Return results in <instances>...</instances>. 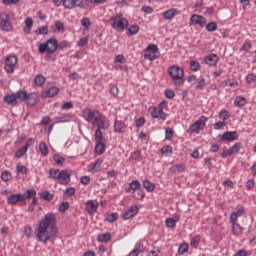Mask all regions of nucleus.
Segmentation results:
<instances>
[{
	"instance_id": "1",
	"label": "nucleus",
	"mask_w": 256,
	"mask_h": 256,
	"mask_svg": "<svg viewBox=\"0 0 256 256\" xmlns=\"http://www.w3.org/2000/svg\"><path fill=\"white\" fill-rule=\"evenodd\" d=\"M85 120L90 123L92 127H97L96 131L109 129V122L105 120V116H103L99 110H87Z\"/></svg>"
},
{
	"instance_id": "2",
	"label": "nucleus",
	"mask_w": 256,
	"mask_h": 256,
	"mask_svg": "<svg viewBox=\"0 0 256 256\" xmlns=\"http://www.w3.org/2000/svg\"><path fill=\"white\" fill-rule=\"evenodd\" d=\"M40 229H50L53 233H58L57 229V218L55 214L48 213L44 216V218L40 221L39 227Z\"/></svg>"
},
{
	"instance_id": "3",
	"label": "nucleus",
	"mask_w": 256,
	"mask_h": 256,
	"mask_svg": "<svg viewBox=\"0 0 256 256\" xmlns=\"http://www.w3.org/2000/svg\"><path fill=\"white\" fill-rule=\"evenodd\" d=\"M168 73L176 87H181L185 83V71L179 66H172L169 68Z\"/></svg>"
},
{
	"instance_id": "4",
	"label": "nucleus",
	"mask_w": 256,
	"mask_h": 256,
	"mask_svg": "<svg viewBox=\"0 0 256 256\" xmlns=\"http://www.w3.org/2000/svg\"><path fill=\"white\" fill-rule=\"evenodd\" d=\"M38 241L41 243H47V241H55V237H57V233H53V230H47L45 228H38L37 234Z\"/></svg>"
},
{
	"instance_id": "5",
	"label": "nucleus",
	"mask_w": 256,
	"mask_h": 256,
	"mask_svg": "<svg viewBox=\"0 0 256 256\" xmlns=\"http://www.w3.org/2000/svg\"><path fill=\"white\" fill-rule=\"evenodd\" d=\"M111 21H112V27L116 31H124L125 27L129 25V21H127L126 18H123V15L121 14L112 16Z\"/></svg>"
},
{
	"instance_id": "6",
	"label": "nucleus",
	"mask_w": 256,
	"mask_h": 256,
	"mask_svg": "<svg viewBox=\"0 0 256 256\" xmlns=\"http://www.w3.org/2000/svg\"><path fill=\"white\" fill-rule=\"evenodd\" d=\"M58 43L56 39L50 38L46 41V43L40 44L38 51L39 53H47L53 54L57 51Z\"/></svg>"
},
{
	"instance_id": "7",
	"label": "nucleus",
	"mask_w": 256,
	"mask_h": 256,
	"mask_svg": "<svg viewBox=\"0 0 256 256\" xmlns=\"http://www.w3.org/2000/svg\"><path fill=\"white\" fill-rule=\"evenodd\" d=\"M95 141H96V146H95V151L98 155H103L105 153V138L103 137V132L102 131H95Z\"/></svg>"
},
{
	"instance_id": "8",
	"label": "nucleus",
	"mask_w": 256,
	"mask_h": 256,
	"mask_svg": "<svg viewBox=\"0 0 256 256\" xmlns=\"http://www.w3.org/2000/svg\"><path fill=\"white\" fill-rule=\"evenodd\" d=\"M0 29L6 33L13 31V24L11 23L9 14L5 12L0 13Z\"/></svg>"
},
{
	"instance_id": "9",
	"label": "nucleus",
	"mask_w": 256,
	"mask_h": 256,
	"mask_svg": "<svg viewBox=\"0 0 256 256\" xmlns=\"http://www.w3.org/2000/svg\"><path fill=\"white\" fill-rule=\"evenodd\" d=\"M18 63H19V60L17 59V56L15 55L7 56L5 59V66H4L6 73H15V67H17Z\"/></svg>"
},
{
	"instance_id": "10",
	"label": "nucleus",
	"mask_w": 256,
	"mask_h": 256,
	"mask_svg": "<svg viewBox=\"0 0 256 256\" xmlns=\"http://www.w3.org/2000/svg\"><path fill=\"white\" fill-rule=\"evenodd\" d=\"M205 123H207V117L201 116L189 127L188 133H199V131H203L205 129Z\"/></svg>"
},
{
	"instance_id": "11",
	"label": "nucleus",
	"mask_w": 256,
	"mask_h": 256,
	"mask_svg": "<svg viewBox=\"0 0 256 256\" xmlns=\"http://www.w3.org/2000/svg\"><path fill=\"white\" fill-rule=\"evenodd\" d=\"M85 209L89 215H93L97 213V209H99V202H97V200H88Z\"/></svg>"
},
{
	"instance_id": "12",
	"label": "nucleus",
	"mask_w": 256,
	"mask_h": 256,
	"mask_svg": "<svg viewBox=\"0 0 256 256\" xmlns=\"http://www.w3.org/2000/svg\"><path fill=\"white\" fill-rule=\"evenodd\" d=\"M241 147H243L241 143L234 144L231 148H229L228 150H225L222 153V159H226V157H231V155L235 153H239V151H241Z\"/></svg>"
},
{
	"instance_id": "13",
	"label": "nucleus",
	"mask_w": 256,
	"mask_h": 256,
	"mask_svg": "<svg viewBox=\"0 0 256 256\" xmlns=\"http://www.w3.org/2000/svg\"><path fill=\"white\" fill-rule=\"evenodd\" d=\"M190 23L192 25H200V27H205V25H207V20L201 15L194 14L190 17Z\"/></svg>"
},
{
	"instance_id": "14",
	"label": "nucleus",
	"mask_w": 256,
	"mask_h": 256,
	"mask_svg": "<svg viewBox=\"0 0 256 256\" xmlns=\"http://www.w3.org/2000/svg\"><path fill=\"white\" fill-rule=\"evenodd\" d=\"M57 181H59L61 185H69L71 174H69L67 170H61Z\"/></svg>"
},
{
	"instance_id": "15",
	"label": "nucleus",
	"mask_w": 256,
	"mask_h": 256,
	"mask_svg": "<svg viewBox=\"0 0 256 256\" xmlns=\"http://www.w3.org/2000/svg\"><path fill=\"white\" fill-rule=\"evenodd\" d=\"M62 4L65 9H75L83 5V0H62Z\"/></svg>"
},
{
	"instance_id": "16",
	"label": "nucleus",
	"mask_w": 256,
	"mask_h": 256,
	"mask_svg": "<svg viewBox=\"0 0 256 256\" xmlns=\"http://www.w3.org/2000/svg\"><path fill=\"white\" fill-rule=\"evenodd\" d=\"M237 139H239V134H237L235 131L224 132L221 136V141H237Z\"/></svg>"
},
{
	"instance_id": "17",
	"label": "nucleus",
	"mask_w": 256,
	"mask_h": 256,
	"mask_svg": "<svg viewBox=\"0 0 256 256\" xmlns=\"http://www.w3.org/2000/svg\"><path fill=\"white\" fill-rule=\"evenodd\" d=\"M139 212V207L137 206H131L128 211H126L123 214V219L127 220V219H131L132 217H135V215H137V213Z\"/></svg>"
},
{
	"instance_id": "18",
	"label": "nucleus",
	"mask_w": 256,
	"mask_h": 256,
	"mask_svg": "<svg viewBox=\"0 0 256 256\" xmlns=\"http://www.w3.org/2000/svg\"><path fill=\"white\" fill-rule=\"evenodd\" d=\"M176 15H179V10L175 8L168 9L163 13L165 21H171V19H173V17H176Z\"/></svg>"
},
{
	"instance_id": "19",
	"label": "nucleus",
	"mask_w": 256,
	"mask_h": 256,
	"mask_svg": "<svg viewBox=\"0 0 256 256\" xmlns=\"http://www.w3.org/2000/svg\"><path fill=\"white\" fill-rule=\"evenodd\" d=\"M218 62H219V56H217L216 54H209L205 58L206 65H209L210 67L217 65Z\"/></svg>"
},
{
	"instance_id": "20",
	"label": "nucleus",
	"mask_w": 256,
	"mask_h": 256,
	"mask_svg": "<svg viewBox=\"0 0 256 256\" xmlns=\"http://www.w3.org/2000/svg\"><path fill=\"white\" fill-rule=\"evenodd\" d=\"M25 198L23 194H13L8 197V203H10V205H17L18 201H25Z\"/></svg>"
},
{
	"instance_id": "21",
	"label": "nucleus",
	"mask_w": 256,
	"mask_h": 256,
	"mask_svg": "<svg viewBox=\"0 0 256 256\" xmlns=\"http://www.w3.org/2000/svg\"><path fill=\"white\" fill-rule=\"evenodd\" d=\"M243 215H245V208L244 207H240L237 211L233 212L230 215V220L232 222L237 221V217H243Z\"/></svg>"
},
{
	"instance_id": "22",
	"label": "nucleus",
	"mask_w": 256,
	"mask_h": 256,
	"mask_svg": "<svg viewBox=\"0 0 256 256\" xmlns=\"http://www.w3.org/2000/svg\"><path fill=\"white\" fill-rule=\"evenodd\" d=\"M126 127L127 126L125 125V123H123L122 121L116 120L114 124V131L116 133H125Z\"/></svg>"
},
{
	"instance_id": "23",
	"label": "nucleus",
	"mask_w": 256,
	"mask_h": 256,
	"mask_svg": "<svg viewBox=\"0 0 256 256\" xmlns=\"http://www.w3.org/2000/svg\"><path fill=\"white\" fill-rule=\"evenodd\" d=\"M111 239H112V236H111V233L109 232L98 235L99 243H109Z\"/></svg>"
},
{
	"instance_id": "24",
	"label": "nucleus",
	"mask_w": 256,
	"mask_h": 256,
	"mask_svg": "<svg viewBox=\"0 0 256 256\" xmlns=\"http://www.w3.org/2000/svg\"><path fill=\"white\" fill-rule=\"evenodd\" d=\"M4 101L8 103V105H17V96L15 94H8L4 96Z\"/></svg>"
},
{
	"instance_id": "25",
	"label": "nucleus",
	"mask_w": 256,
	"mask_h": 256,
	"mask_svg": "<svg viewBox=\"0 0 256 256\" xmlns=\"http://www.w3.org/2000/svg\"><path fill=\"white\" fill-rule=\"evenodd\" d=\"M177 221H179V216L177 215H174L172 218H167L166 227L173 229V227H175V225L177 224Z\"/></svg>"
},
{
	"instance_id": "26",
	"label": "nucleus",
	"mask_w": 256,
	"mask_h": 256,
	"mask_svg": "<svg viewBox=\"0 0 256 256\" xmlns=\"http://www.w3.org/2000/svg\"><path fill=\"white\" fill-rule=\"evenodd\" d=\"M25 27H24V33H26L27 35H29V33H31V28L33 27V18L28 17L25 20Z\"/></svg>"
},
{
	"instance_id": "27",
	"label": "nucleus",
	"mask_w": 256,
	"mask_h": 256,
	"mask_svg": "<svg viewBox=\"0 0 256 256\" xmlns=\"http://www.w3.org/2000/svg\"><path fill=\"white\" fill-rule=\"evenodd\" d=\"M39 151L42 157H47V155H49V148L45 142L39 144Z\"/></svg>"
},
{
	"instance_id": "28",
	"label": "nucleus",
	"mask_w": 256,
	"mask_h": 256,
	"mask_svg": "<svg viewBox=\"0 0 256 256\" xmlns=\"http://www.w3.org/2000/svg\"><path fill=\"white\" fill-rule=\"evenodd\" d=\"M233 223V227H232V229H233V234L234 235H241L242 233H243V227H241L240 225H239V223H237V221H234V222H232Z\"/></svg>"
},
{
	"instance_id": "29",
	"label": "nucleus",
	"mask_w": 256,
	"mask_h": 256,
	"mask_svg": "<svg viewBox=\"0 0 256 256\" xmlns=\"http://www.w3.org/2000/svg\"><path fill=\"white\" fill-rule=\"evenodd\" d=\"M35 35H48L49 34V27L48 26H43L40 28H37L34 31Z\"/></svg>"
},
{
	"instance_id": "30",
	"label": "nucleus",
	"mask_w": 256,
	"mask_h": 256,
	"mask_svg": "<svg viewBox=\"0 0 256 256\" xmlns=\"http://www.w3.org/2000/svg\"><path fill=\"white\" fill-rule=\"evenodd\" d=\"M1 179L2 181H4L5 183H7L8 181H11V179H13V175L11 174V172H9L8 170H5L2 172L1 174Z\"/></svg>"
},
{
	"instance_id": "31",
	"label": "nucleus",
	"mask_w": 256,
	"mask_h": 256,
	"mask_svg": "<svg viewBox=\"0 0 256 256\" xmlns=\"http://www.w3.org/2000/svg\"><path fill=\"white\" fill-rule=\"evenodd\" d=\"M170 171H171L172 173H183V171H185V165L180 164V165L172 166V167L170 168Z\"/></svg>"
},
{
	"instance_id": "32",
	"label": "nucleus",
	"mask_w": 256,
	"mask_h": 256,
	"mask_svg": "<svg viewBox=\"0 0 256 256\" xmlns=\"http://www.w3.org/2000/svg\"><path fill=\"white\" fill-rule=\"evenodd\" d=\"M60 173H61V170L51 168L49 170L50 179H56V181H57V179L59 178Z\"/></svg>"
},
{
	"instance_id": "33",
	"label": "nucleus",
	"mask_w": 256,
	"mask_h": 256,
	"mask_svg": "<svg viewBox=\"0 0 256 256\" xmlns=\"http://www.w3.org/2000/svg\"><path fill=\"white\" fill-rule=\"evenodd\" d=\"M160 151L162 155L169 156L173 154V147L166 145V146H163Z\"/></svg>"
},
{
	"instance_id": "34",
	"label": "nucleus",
	"mask_w": 256,
	"mask_h": 256,
	"mask_svg": "<svg viewBox=\"0 0 256 256\" xmlns=\"http://www.w3.org/2000/svg\"><path fill=\"white\" fill-rule=\"evenodd\" d=\"M129 187L132 189V191H139V189H141V182L138 180H133L130 182Z\"/></svg>"
},
{
	"instance_id": "35",
	"label": "nucleus",
	"mask_w": 256,
	"mask_h": 256,
	"mask_svg": "<svg viewBox=\"0 0 256 256\" xmlns=\"http://www.w3.org/2000/svg\"><path fill=\"white\" fill-rule=\"evenodd\" d=\"M34 83H36L38 87H43V85H45V77L43 75H37L34 79Z\"/></svg>"
},
{
	"instance_id": "36",
	"label": "nucleus",
	"mask_w": 256,
	"mask_h": 256,
	"mask_svg": "<svg viewBox=\"0 0 256 256\" xmlns=\"http://www.w3.org/2000/svg\"><path fill=\"white\" fill-rule=\"evenodd\" d=\"M143 187L149 192L155 191V184L151 183L149 180L143 182Z\"/></svg>"
},
{
	"instance_id": "37",
	"label": "nucleus",
	"mask_w": 256,
	"mask_h": 256,
	"mask_svg": "<svg viewBox=\"0 0 256 256\" xmlns=\"http://www.w3.org/2000/svg\"><path fill=\"white\" fill-rule=\"evenodd\" d=\"M40 199H45V201H52L53 200V194H51L49 191H44L40 193Z\"/></svg>"
},
{
	"instance_id": "38",
	"label": "nucleus",
	"mask_w": 256,
	"mask_h": 256,
	"mask_svg": "<svg viewBox=\"0 0 256 256\" xmlns=\"http://www.w3.org/2000/svg\"><path fill=\"white\" fill-rule=\"evenodd\" d=\"M245 103H247V100L241 96H237L235 98V101H234V104L237 106V107H243V105H245Z\"/></svg>"
},
{
	"instance_id": "39",
	"label": "nucleus",
	"mask_w": 256,
	"mask_h": 256,
	"mask_svg": "<svg viewBox=\"0 0 256 256\" xmlns=\"http://www.w3.org/2000/svg\"><path fill=\"white\" fill-rule=\"evenodd\" d=\"M189 251V245L187 243H183L178 248L179 255H185Z\"/></svg>"
},
{
	"instance_id": "40",
	"label": "nucleus",
	"mask_w": 256,
	"mask_h": 256,
	"mask_svg": "<svg viewBox=\"0 0 256 256\" xmlns=\"http://www.w3.org/2000/svg\"><path fill=\"white\" fill-rule=\"evenodd\" d=\"M29 94L25 91H18L16 94V99H19L20 101H27V97Z\"/></svg>"
},
{
	"instance_id": "41",
	"label": "nucleus",
	"mask_w": 256,
	"mask_h": 256,
	"mask_svg": "<svg viewBox=\"0 0 256 256\" xmlns=\"http://www.w3.org/2000/svg\"><path fill=\"white\" fill-rule=\"evenodd\" d=\"M28 105H35L37 103V94H30L26 98Z\"/></svg>"
},
{
	"instance_id": "42",
	"label": "nucleus",
	"mask_w": 256,
	"mask_h": 256,
	"mask_svg": "<svg viewBox=\"0 0 256 256\" xmlns=\"http://www.w3.org/2000/svg\"><path fill=\"white\" fill-rule=\"evenodd\" d=\"M190 69L191 71H199L201 69V64L198 61L192 60L190 61Z\"/></svg>"
},
{
	"instance_id": "43",
	"label": "nucleus",
	"mask_w": 256,
	"mask_h": 256,
	"mask_svg": "<svg viewBox=\"0 0 256 256\" xmlns=\"http://www.w3.org/2000/svg\"><path fill=\"white\" fill-rule=\"evenodd\" d=\"M149 111H150L152 117H154V119H159V114L161 113V108L157 109L155 107H150Z\"/></svg>"
},
{
	"instance_id": "44",
	"label": "nucleus",
	"mask_w": 256,
	"mask_h": 256,
	"mask_svg": "<svg viewBox=\"0 0 256 256\" xmlns=\"http://www.w3.org/2000/svg\"><path fill=\"white\" fill-rule=\"evenodd\" d=\"M57 93H59V88L51 87L50 89L47 90L46 95L47 97H55Z\"/></svg>"
},
{
	"instance_id": "45",
	"label": "nucleus",
	"mask_w": 256,
	"mask_h": 256,
	"mask_svg": "<svg viewBox=\"0 0 256 256\" xmlns=\"http://www.w3.org/2000/svg\"><path fill=\"white\" fill-rule=\"evenodd\" d=\"M69 121H71V117L67 115L55 118V123H67Z\"/></svg>"
},
{
	"instance_id": "46",
	"label": "nucleus",
	"mask_w": 256,
	"mask_h": 256,
	"mask_svg": "<svg viewBox=\"0 0 256 256\" xmlns=\"http://www.w3.org/2000/svg\"><path fill=\"white\" fill-rule=\"evenodd\" d=\"M137 33H139L138 25H132L127 31V35H137Z\"/></svg>"
},
{
	"instance_id": "47",
	"label": "nucleus",
	"mask_w": 256,
	"mask_h": 256,
	"mask_svg": "<svg viewBox=\"0 0 256 256\" xmlns=\"http://www.w3.org/2000/svg\"><path fill=\"white\" fill-rule=\"evenodd\" d=\"M27 147H22V148H20L16 153H15V157L17 158V159H21V157H23V155H26V153H27Z\"/></svg>"
},
{
	"instance_id": "48",
	"label": "nucleus",
	"mask_w": 256,
	"mask_h": 256,
	"mask_svg": "<svg viewBox=\"0 0 256 256\" xmlns=\"http://www.w3.org/2000/svg\"><path fill=\"white\" fill-rule=\"evenodd\" d=\"M206 30L209 31L210 33L213 31H217V22H209L206 25Z\"/></svg>"
},
{
	"instance_id": "49",
	"label": "nucleus",
	"mask_w": 256,
	"mask_h": 256,
	"mask_svg": "<svg viewBox=\"0 0 256 256\" xmlns=\"http://www.w3.org/2000/svg\"><path fill=\"white\" fill-rule=\"evenodd\" d=\"M144 59H146L147 61L155 60V53H153V52H151L149 50H146L145 54H144Z\"/></svg>"
},
{
	"instance_id": "50",
	"label": "nucleus",
	"mask_w": 256,
	"mask_h": 256,
	"mask_svg": "<svg viewBox=\"0 0 256 256\" xmlns=\"http://www.w3.org/2000/svg\"><path fill=\"white\" fill-rule=\"evenodd\" d=\"M103 163L102 160H97L94 165L92 166V172L98 173V171L101 169V164Z\"/></svg>"
},
{
	"instance_id": "51",
	"label": "nucleus",
	"mask_w": 256,
	"mask_h": 256,
	"mask_svg": "<svg viewBox=\"0 0 256 256\" xmlns=\"http://www.w3.org/2000/svg\"><path fill=\"white\" fill-rule=\"evenodd\" d=\"M197 85H196V89L201 90L205 87V85H207L205 78H201L197 80Z\"/></svg>"
},
{
	"instance_id": "52",
	"label": "nucleus",
	"mask_w": 256,
	"mask_h": 256,
	"mask_svg": "<svg viewBox=\"0 0 256 256\" xmlns=\"http://www.w3.org/2000/svg\"><path fill=\"white\" fill-rule=\"evenodd\" d=\"M53 161H54V163H56V165H63V163H65V158H63L59 155H54Z\"/></svg>"
},
{
	"instance_id": "53",
	"label": "nucleus",
	"mask_w": 256,
	"mask_h": 256,
	"mask_svg": "<svg viewBox=\"0 0 256 256\" xmlns=\"http://www.w3.org/2000/svg\"><path fill=\"white\" fill-rule=\"evenodd\" d=\"M228 118H229V111L221 110L219 113V119H222V121H227Z\"/></svg>"
},
{
	"instance_id": "54",
	"label": "nucleus",
	"mask_w": 256,
	"mask_h": 256,
	"mask_svg": "<svg viewBox=\"0 0 256 256\" xmlns=\"http://www.w3.org/2000/svg\"><path fill=\"white\" fill-rule=\"evenodd\" d=\"M80 23L82 27H85L86 29H89L91 27V20H89V18H82Z\"/></svg>"
},
{
	"instance_id": "55",
	"label": "nucleus",
	"mask_w": 256,
	"mask_h": 256,
	"mask_svg": "<svg viewBox=\"0 0 256 256\" xmlns=\"http://www.w3.org/2000/svg\"><path fill=\"white\" fill-rule=\"evenodd\" d=\"M117 213H111L106 217V221H108V223H115V221H117Z\"/></svg>"
},
{
	"instance_id": "56",
	"label": "nucleus",
	"mask_w": 256,
	"mask_h": 256,
	"mask_svg": "<svg viewBox=\"0 0 256 256\" xmlns=\"http://www.w3.org/2000/svg\"><path fill=\"white\" fill-rule=\"evenodd\" d=\"M24 235L28 238L33 237V228H31L30 226H26L24 228Z\"/></svg>"
},
{
	"instance_id": "57",
	"label": "nucleus",
	"mask_w": 256,
	"mask_h": 256,
	"mask_svg": "<svg viewBox=\"0 0 256 256\" xmlns=\"http://www.w3.org/2000/svg\"><path fill=\"white\" fill-rule=\"evenodd\" d=\"M146 51H150L151 53H154V55H155V53H157V51H159V48L155 44H150L146 48Z\"/></svg>"
},
{
	"instance_id": "58",
	"label": "nucleus",
	"mask_w": 256,
	"mask_h": 256,
	"mask_svg": "<svg viewBox=\"0 0 256 256\" xmlns=\"http://www.w3.org/2000/svg\"><path fill=\"white\" fill-rule=\"evenodd\" d=\"M16 171H17V173H22L23 175H25V173H27V167H25L21 164H18L16 166Z\"/></svg>"
},
{
	"instance_id": "59",
	"label": "nucleus",
	"mask_w": 256,
	"mask_h": 256,
	"mask_svg": "<svg viewBox=\"0 0 256 256\" xmlns=\"http://www.w3.org/2000/svg\"><path fill=\"white\" fill-rule=\"evenodd\" d=\"M64 195H66V197H71L75 195V188L69 187L68 189L65 190Z\"/></svg>"
},
{
	"instance_id": "60",
	"label": "nucleus",
	"mask_w": 256,
	"mask_h": 256,
	"mask_svg": "<svg viewBox=\"0 0 256 256\" xmlns=\"http://www.w3.org/2000/svg\"><path fill=\"white\" fill-rule=\"evenodd\" d=\"M67 209H69V203L68 202H63L60 206H59V211L61 213H65V211H67Z\"/></svg>"
},
{
	"instance_id": "61",
	"label": "nucleus",
	"mask_w": 256,
	"mask_h": 256,
	"mask_svg": "<svg viewBox=\"0 0 256 256\" xmlns=\"http://www.w3.org/2000/svg\"><path fill=\"white\" fill-rule=\"evenodd\" d=\"M199 239H200L199 236L194 237L190 242L191 247H194L195 249H197L199 245Z\"/></svg>"
},
{
	"instance_id": "62",
	"label": "nucleus",
	"mask_w": 256,
	"mask_h": 256,
	"mask_svg": "<svg viewBox=\"0 0 256 256\" xmlns=\"http://www.w3.org/2000/svg\"><path fill=\"white\" fill-rule=\"evenodd\" d=\"M165 97H167V99H173V97H175V92L171 89H168L165 91Z\"/></svg>"
},
{
	"instance_id": "63",
	"label": "nucleus",
	"mask_w": 256,
	"mask_h": 256,
	"mask_svg": "<svg viewBox=\"0 0 256 256\" xmlns=\"http://www.w3.org/2000/svg\"><path fill=\"white\" fill-rule=\"evenodd\" d=\"M165 135L166 139H173V130L171 128H166Z\"/></svg>"
},
{
	"instance_id": "64",
	"label": "nucleus",
	"mask_w": 256,
	"mask_h": 256,
	"mask_svg": "<svg viewBox=\"0 0 256 256\" xmlns=\"http://www.w3.org/2000/svg\"><path fill=\"white\" fill-rule=\"evenodd\" d=\"M256 81V76L255 74H249L247 77H246V82L247 83H255Z\"/></svg>"
}]
</instances>
